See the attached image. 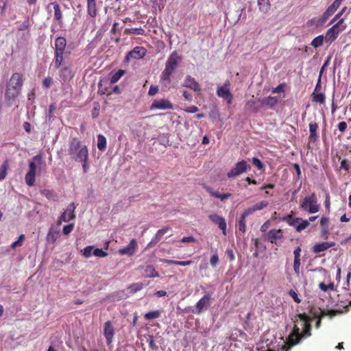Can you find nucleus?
I'll return each mask as SVG.
<instances>
[{
  "mask_svg": "<svg viewBox=\"0 0 351 351\" xmlns=\"http://www.w3.org/2000/svg\"><path fill=\"white\" fill-rule=\"evenodd\" d=\"M114 333V328L112 326L111 322L107 321L105 322L104 328V335L106 339L107 345L110 346L112 343Z\"/></svg>",
  "mask_w": 351,
  "mask_h": 351,
  "instance_id": "obj_13",
  "label": "nucleus"
},
{
  "mask_svg": "<svg viewBox=\"0 0 351 351\" xmlns=\"http://www.w3.org/2000/svg\"><path fill=\"white\" fill-rule=\"evenodd\" d=\"M245 108L247 110L252 112H257L259 110V108L256 106L254 100H250L246 103Z\"/></svg>",
  "mask_w": 351,
  "mask_h": 351,
  "instance_id": "obj_40",
  "label": "nucleus"
},
{
  "mask_svg": "<svg viewBox=\"0 0 351 351\" xmlns=\"http://www.w3.org/2000/svg\"><path fill=\"white\" fill-rule=\"evenodd\" d=\"M310 315H311V317H313V318H317V319H319V317H324L326 315H335V311H328L327 313L325 312L324 311H322L321 308H315V307H313L311 308L310 310Z\"/></svg>",
  "mask_w": 351,
  "mask_h": 351,
  "instance_id": "obj_18",
  "label": "nucleus"
},
{
  "mask_svg": "<svg viewBox=\"0 0 351 351\" xmlns=\"http://www.w3.org/2000/svg\"><path fill=\"white\" fill-rule=\"evenodd\" d=\"M334 287L335 286L333 282H330L328 285H326L324 282H320L319 284V288L324 292H327L329 290L333 291Z\"/></svg>",
  "mask_w": 351,
  "mask_h": 351,
  "instance_id": "obj_46",
  "label": "nucleus"
},
{
  "mask_svg": "<svg viewBox=\"0 0 351 351\" xmlns=\"http://www.w3.org/2000/svg\"><path fill=\"white\" fill-rule=\"evenodd\" d=\"M337 36L338 32H335L334 27H330L326 32L325 39L326 42L332 43L337 38Z\"/></svg>",
  "mask_w": 351,
  "mask_h": 351,
  "instance_id": "obj_32",
  "label": "nucleus"
},
{
  "mask_svg": "<svg viewBox=\"0 0 351 351\" xmlns=\"http://www.w3.org/2000/svg\"><path fill=\"white\" fill-rule=\"evenodd\" d=\"M176 70V51H173L168 58L165 69L160 75V82L167 85L169 83L170 75Z\"/></svg>",
  "mask_w": 351,
  "mask_h": 351,
  "instance_id": "obj_4",
  "label": "nucleus"
},
{
  "mask_svg": "<svg viewBox=\"0 0 351 351\" xmlns=\"http://www.w3.org/2000/svg\"><path fill=\"white\" fill-rule=\"evenodd\" d=\"M160 316L159 311H149L145 315V318L148 320L154 319Z\"/></svg>",
  "mask_w": 351,
  "mask_h": 351,
  "instance_id": "obj_48",
  "label": "nucleus"
},
{
  "mask_svg": "<svg viewBox=\"0 0 351 351\" xmlns=\"http://www.w3.org/2000/svg\"><path fill=\"white\" fill-rule=\"evenodd\" d=\"M282 221H286L289 226H293L296 230L297 225L301 221V218H295L292 215H287L283 217Z\"/></svg>",
  "mask_w": 351,
  "mask_h": 351,
  "instance_id": "obj_33",
  "label": "nucleus"
},
{
  "mask_svg": "<svg viewBox=\"0 0 351 351\" xmlns=\"http://www.w3.org/2000/svg\"><path fill=\"white\" fill-rule=\"evenodd\" d=\"M53 83V80L50 77H45L43 81V86L46 88H49Z\"/></svg>",
  "mask_w": 351,
  "mask_h": 351,
  "instance_id": "obj_54",
  "label": "nucleus"
},
{
  "mask_svg": "<svg viewBox=\"0 0 351 351\" xmlns=\"http://www.w3.org/2000/svg\"><path fill=\"white\" fill-rule=\"evenodd\" d=\"M9 167V164L8 160H5L3 164L1 165L0 168V181L5 179L7 175V171Z\"/></svg>",
  "mask_w": 351,
  "mask_h": 351,
  "instance_id": "obj_39",
  "label": "nucleus"
},
{
  "mask_svg": "<svg viewBox=\"0 0 351 351\" xmlns=\"http://www.w3.org/2000/svg\"><path fill=\"white\" fill-rule=\"evenodd\" d=\"M297 317L302 322V332H300L299 327L296 325L294 326L291 332L287 338L285 344L282 347V350L284 351H289L291 347L299 343L302 339L311 336L312 318L306 313L298 314Z\"/></svg>",
  "mask_w": 351,
  "mask_h": 351,
  "instance_id": "obj_1",
  "label": "nucleus"
},
{
  "mask_svg": "<svg viewBox=\"0 0 351 351\" xmlns=\"http://www.w3.org/2000/svg\"><path fill=\"white\" fill-rule=\"evenodd\" d=\"M29 27V20L28 19H26L25 20L22 24L20 25L19 29L20 31H24V30H26L27 29H28V27Z\"/></svg>",
  "mask_w": 351,
  "mask_h": 351,
  "instance_id": "obj_63",
  "label": "nucleus"
},
{
  "mask_svg": "<svg viewBox=\"0 0 351 351\" xmlns=\"http://www.w3.org/2000/svg\"><path fill=\"white\" fill-rule=\"evenodd\" d=\"M56 109V106L54 104H51L49 106L48 114L46 116V121H51L52 114Z\"/></svg>",
  "mask_w": 351,
  "mask_h": 351,
  "instance_id": "obj_50",
  "label": "nucleus"
},
{
  "mask_svg": "<svg viewBox=\"0 0 351 351\" xmlns=\"http://www.w3.org/2000/svg\"><path fill=\"white\" fill-rule=\"evenodd\" d=\"M340 168L343 169L346 171H350L349 162L346 159H343L341 160Z\"/></svg>",
  "mask_w": 351,
  "mask_h": 351,
  "instance_id": "obj_61",
  "label": "nucleus"
},
{
  "mask_svg": "<svg viewBox=\"0 0 351 351\" xmlns=\"http://www.w3.org/2000/svg\"><path fill=\"white\" fill-rule=\"evenodd\" d=\"M250 169V165L245 160H242L235 164L234 167L228 172L227 176L229 178H235Z\"/></svg>",
  "mask_w": 351,
  "mask_h": 351,
  "instance_id": "obj_7",
  "label": "nucleus"
},
{
  "mask_svg": "<svg viewBox=\"0 0 351 351\" xmlns=\"http://www.w3.org/2000/svg\"><path fill=\"white\" fill-rule=\"evenodd\" d=\"M70 220H72V219H70L69 217L66 214V213H62L60 217H59L58 223L60 224L62 221L67 222Z\"/></svg>",
  "mask_w": 351,
  "mask_h": 351,
  "instance_id": "obj_59",
  "label": "nucleus"
},
{
  "mask_svg": "<svg viewBox=\"0 0 351 351\" xmlns=\"http://www.w3.org/2000/svg\"><path fill=\"white\" fill-rule=\"evenodd\" d=\"M51 5H53L54 9V20L58 21L60 25H62L63 24V15L60 5L56 1L51 3Z\"/></svg>",
  "mask_w": 351,
  "mask_h": 351,
  "instance_id": "obj_24",
  "label": "nucleus"
},
{
  "mask_svg": "<svg viewBox=\"0 0 351 351\" xmlns=\"http://www.w3.org/2000/svg\"><path fill=\"white\" fill-rule=\"evenodd\" d=\"M289 294L293 298L294 302H295L298 304L301 302V300L299 298L297 293L294 290H290Z\"/></svg>",
  "mask_w": 351,
  "mask_h": 351,
  "instance_id": "obj_53",
  "label": "nucleus"
},
{
  "mask_svg": "<svg viewBox=\"0 0 351 351\" xmlns=\"http://www.w3.org/2000/svg\"><path fill=\"white\" fill-rule=\"evenodd\" d=\"M343 0H335L334 2L327 8L322 16L318 19V25L324 23L328 18L332 16L340 6Z\"/></svg>",
  "mask_w": 351,
  "mask_h": 351,
  "instance_id": "obj_8",
  "label": "nucleus"
},
{
  "mask_svg": "<svg viewBox=\"0 0 351 351\" xmlns=\"http://www.w3.org/2000/svg\"><path fill=\"white\" fill-rule=\"evenodd\" d=\"M55 51H65L66 46V40L64 37L58 36L55 40Z\"/></svg>",
  "mask_w": 351,
  "mask_h": 351,
  "instance_id": "obj_26",
  "label": "nucleus"
},
{
  "mask_svg": "<svg viewBox=\"0 0 351 351\" xmlns=\"http://www.w3.org/2000/svg\"><path fill=\"white\" fill-rule=\"evenodd\" d=\"M82 147H83V145L81 144V142L77 138H73L70 141L69 147L68 149L69 154L70 156L74 155Z\"/></svg>",
  "mask_w": 351,
  "mask_h": 351,
  "instance_id": "obj_25",
  "label": "nucleus"
},
{
  "mask_svg": "<svg viewBox=\"0 0 351 351\" xmlns=\"http://www.w3.org/2000/svg\"><path fill=\"white\" fill-rule=\"evenodd\" d=\"M283 238L284 234L281 229H272L267 233L265 240L278 245V241Z\"/></svg>",
  "mask_w": 351,
  "mask_h": 351,
  "instance_id": "obj_9",
  "label": "nucleus"
},
{
  "mask_svg": "<svg viewBox=\"0 0 351 351\" xmlns=\"http://www.w3.org/2000/svg\"><path fill=\"white\" fill-rule=\"evenodd\" d=\"M67 52L55 51L54 64L56 69H59L61 66L64 60V55Z\"/></svg>",
  "mask_w": 351,
  "mask_h": 351,
  "instance_id": "obj_31",
  "label": "nucleus"
},
{
  "mask_svg": "<svg viewBox=\"0 0 351 351\" xmlns=\"http://www.w3.org/2000/svg\"><path fill=\"white\" fill-rule=\"evenodd\" d=\"M249 215H250L245 210L241 215L237 224L240 235H243L246 232V217Z\"/></svg>",
  "mask_w": 351,
  "mask_h": 351,
  "instance_id": "obj_20",
  "label": "nucleus"
},
{
  "mask_svg": "<svg viewBox=\"0 0 351 351\" xmlns=\"http://www.w3.org/2000/svg\"><path fill=\"white\" fill-rule=\"evenodd\" d=\"M147 284L143 282L133 283L128 287V289L130 291V293H135L137 291H141Z\"/></svg>",
  "mask_w": 351,
  "mask_h": 351,
  "instance_id": "obj_34",
  "label": "nucleus"
},
{
  "mask_svg": "<svg viewBox=\"0 0 351 351\" xmlns=\"http://www.w3.org/2000/svg\"><path fill=\"white\" fill-rule=\"evenodd\" d=\"M309 224H310V223L308 220H303L301 218V221H300V222H298V224L297 225L295 230L297 232H301L302 230L306 229L309 226Z\"/></svg>",
  "mask_w": 351,
  "mask_h": 351,
  "instance_id": "obj_45",
  "label": "nucleus"
},
{
  "mask_svg": "<svg viewBox=\"0 0 351 351\" xmlns=\"http://www.w3.org/2000/svg\"><path fill=\"white\" fill-rule=\"evenodd\" d=\"M173 104L168 99H155L152 103L150 106L151 110L159 109V110H167L172 109Z\"/></svg>",
  "mask_w": 351,
  "mask_h": 351,
  "instance_id": "obj_11",
  "label": "nucleus"
},
{
  "mask_svg": "<svg viewBox=\"0 0 351 351\" xmlns=\"http://www.w3.org/2000/svg\"><path fill=\"white\" fill-rule=\"evenodd\" d=\"M125 73V71L122 69L118 70L115 73H114L110 77V83L114 84L119 80V79Z\"/></svg>",
  "mask_w": 351,
  "mask_h": 351,
  "instance_id": "obj_41",
  "label": "nucleus"
},
{
  "mask_svg": "<svg viewBox=\"0 0 351 351\" xmlns=\"http://www.w3.org/2000/svg\"><path fill=\"white\" fill-rule=\"evenodd\" d=\"M206 191L212 196L216 198L220 199L221 201H224L232 196V194L230 193H221L217 191H214L212 188L209 186L205 187Z\"/></svg>",
  "mask_w": 351,
  "mask_h": 351,
  "instance_id": "obj_23",
  "label": "nucleus"
},
{
  "mask_svg": "<svg viewBox=\"0 0 351 351\" xmlns=\"http://www.w3.org/2000/svg\"><path fill=\"white\" fill-rule=\"evenodd\" d=\"M125 33L131 34H136V35H143L145 33V30L140 27V28H130L126 29L125 30Z\"/></svg>",
  "mask_w": 351,
  "mask_h": 351,
  "instance_id": "obj_47",
  "label": "nucleus"
},
{
  "mask_svg": "<svg viewBox=\"0 0 351 351\" xmlns=\"http://www.w3.org/2000/svg\"><path fill=\"white\" fill-rule=\"evenodd\" d=\"M324 37L323 35H319L315 37L311 42V45L314 48H318L323 45Z\"/></svg>",
  "mask_w": 351,
  "mask_h": 351,
  "instance_id": "obj_44",
  "label": "nucleus"
},
{
  "mask_svg": "<svg viewBox=\"0 0 351 351\" xmlns=\"http://www.w3.org/2000/svg\"><path fill=\"white\" fill-rule=\"evenodd\" d=\"M94 250V246L93 245H88L84 248L82 251V255L86 258H89L93 254V252Z\"/></svg>",
  "mask_w": 351,
  "mask_h": 351,
  "instance_id": "obj_49",
  "label": "nucleus"
},
{
  "mask_svg": "<svg viewBox=\"0 0 351 351\" xmlns=\"http://www.w3.org/2000/svg\"><path fill=\"white\" fill-rule=\"evenodd\" d=\"M74 228L73 223H70L63 227L62 232L64 234L67 235L72 232Z\"/></svg>",
  "mask_w": 351,
  "mask_h": 351,
  "instance_id": "obj_52",
  "label": "nucleus"
},
{
  "mask_svg": "<svg viewBox=\"0 0 351 351\" xmlns=\"http://www.w3.org/2000/svg\"><path fill=\"white\" fill-rule=\"evenodd\" d=\"M80 162L82 163V169L84 173H87L89 169V165L88 163V159L85 160L80 161Z\"/></svg>",
  "mask_w": 351,
  "mask_h": 351,
  "instance_id": "obj_64",
  "label": "nucleus"
},
{
  "mask_svg": "<svg viewBox=\"0 0 351 351\" xmlns=\"http://www.w3.org/2000/svg\"><path fill=\"white\" fill-rule=\"evenodd\" d=\"M252 163L254 166H256L258 169H263L264 167L263 164L258 158H253Z\"/></svg>",
  "mask_w": 351,
  "mask_h": 351,
  "instance_id": "obj_55",
  "label": "nucleus"
},
{
  "mask_svg": "<svg viewBox=\"0 0 351 351\" xmlns=\"http://www.w3.org/2000/svg\"><path fill=\"white\" fill-rule=\"evenodd\" d=\"M259 10L266 13L270 9V3L269 0H258Z\"/></svg>",
  "mask_w": 351,
  "mask_h": 351,
  "instance_id": "obj_35",
  "label": "nucleus"
},
{
  "mask_svg": "<svg viewBox=\"0 0 351 351\" xmlns=\"http://www.w3.org/2000/svg\"><path fill=\"white\" fill-rule=\"evenodd\" d=\"M169 230V227H165L164 228L160 229L158 230L155 237L152 239V241L147 244V247H152L157 244L158 242L160 241L162 237L166 234Z\"/></svg>",
  "mask_w": 351,
  "mask_h": 351,
  "instance_id": "obj_21",
  "label": "nucleus"
},
{
  "mask_svg": "<svg viewBox=\"0 0 351 351\" xmlns=\"http://www.w3.org/2000/svg\"><path fill=\"white\" fill-rule=\"evenodd\" d=\"M145 53L146 50L144 47H136L127 53L125 60L129 62L131 58L136 60L143 58L145 56Z\"/></svg>",
  "mask_w": 351,
  "mask_h": 351,
  "instance_id": "obj_10",
  "label": "nucleus"
},
{
  "mask_svg": "<svg viewBox=\"0 0 351 351\" xmlns=\"http://www.w3.org/2000/svg\"><path fill=\"white\" fill-rule=\"evenodd\" d=\"M212 304V295L206 293L196 303L191 311L193 314L200 315L206 311Z\"/></svg>",
  "mask_w": 351,
  "mask_h": 351,
  "instance_id": "obj_6",
  "label": "nucleus"
},
{
  "mask_svg": "<svg viewBox=\"0 0 351 351\" xmlns=\"http://www.w3.org/2000/svg\"><path fill=\"white\" fill-rule=\"evenodd\" d=\"M229 82L225 84L224 86H220L217 88V94L219 97L225 99L227 102L230 104L232 101V95L228 88Z\"/></svg>",
  "mask_w": 351,
  "mask_h": 351,
  "instance_id": "obj_14",
  "label": "nucleus"
},
{
  "mask_svg": "<svg viewBox=\"0 0 351 351\" xmlns=\"http://www.w3.org/2000/svg\"><path fill=\"white\" fill-rule=\"evenodd\" d=\"M300 208L309 213H315L319 211L320 206L317 204L315 193H313L311 195L305 197L303 199L300 204Z\"/></svg>",
  "mask_w": 351,
  "mask_h": 351,
  "instance_id": "obj_5",
  "label": "nucleus"
},
{
  "mask_svg": "<svg viewBox=\"0 0 351 351\" xmlns=\"http://www.w3.org/2000/svg\"><path fill=\"white\" fill-rule=\"evenodd\" d=\"M300 261H293V271L294 273L298 276L300 274Z\"/></svg>",
  "mask_w": 351,
  "mask_h": 351,
  "instance_id": "obj_58",
  "label": "nucleus"
},
{
  "mask_svg": "<svg viewBox=\"0 0 351 351\" xmlns=\"http://www.w3.org/2000/svg\"><path fill=\"white\" fill-rule=\"evenodd\" d=\"M145 337L146 339L147 342L149 344V348L152 349V350L158 351V346L155 343L154 335H147L145 336Z\"/></svg>",
  "mask_w": 351,
  "mask_h": 351,
  "instance_id": "obj_38",
  "label": "nucleus"
},
{
  "mask_svg": "<svg viewBox=\"0 0 351 351\" xmlns=\"http://www.w3.org/2000/svg\"><path fill=\"white\" fill-rule=\"evenodd\" d=\"M58 232L51 228L47 234V239L49 242L53 243L58 239Z\"/></svg>",
  "mask_w": 351,
  "mask_h": 351,
  "instance_id": "obj_42",
  "label": "nucleus"
},
{
  "mask_svg": "<svg viewBox=\"0 0 351 351\" xmlns=\"http://www.w3.org/2000/svg\"><path fill=\"white\" fill-rule=\"evenodd\" d=\"M302 249L300 246H298L293 251V255H294V261H301L300 260V253H301Z\"/></svg>",
  "mask_w": 351,
  "mask_h": 351,
  "instance_id": "obj_57",
  "label": "nucleus"
},
{
  "mask_svg": "<svg viewBox=\"0 0 351 351\" xmlns=\"http://www.w3.org/2000/svg\"><path fill=\"white\" fill-rule=\"evenodd\" d=\"M312 100L314 102L324 104L325 102V95L322 93H312Z\"/></svg>",
  "mask_w": 351,
  "mask_h": 351,
  "instance_id": "obj_37",
  "label": "nucleus"
},
{
  "mask_svg": "<svg viewBox=\"0 0 351 351\" xmlns=\"http://www.w3.org/2000/svg\"><path fill=\"white\" fill-rule=\"evenodd\" d=\"M268 205H269V202L267 201L263 200V201H261V202L254 204V206H252L251 207L247 208L245 210L249 215H251L257 210H261L264 209L265 208L267 207Z\"/></svg>",
  "mask_w": 351,
  "mask_h": 351,
  "instance_id": "obj_28",
  "label": "nucleus"
},
{
  "mask_svg": "<svg viewBox=\"0 0 351 351\" xmlns=\"http://www.w3.org/2000/svg\"><path fill=\"white\" fill-rule=\"evenodd\" d=\"M209 219L215 224L217 225L219 228L222 230L224 235H226L227 224L226 219L217 214H211L208 215Z\"/></svg>",
  "mask_w": 351,
  "mask_h": 351,
  "instance_id": "obj_12",
  "label": "nucleus"
},
{
  "mask_svg": "<svg viewBox=\"0 0 351 351\" xmlns=\"http://www.w3.org/2000/svg\"><path fill=\"white\" fill-rule=\"evenodd\" d=\"M183 85L185 87L193 90L194 91H199L201 90L199 83L190 75L186 76Z\"/></svg>",
  "mask_w": 351,
  "mask_h": 351,
  "instance_id": "obj_19",
  "label": "nucleus"
},
{
  "mask_svg": "<svg viewBox=\"0 0 351 351\" xmlns=\"http://www.w3.org/2000/svg\"><path fill=\"white\" fill-rule=\"evenodd\" d=\"M335 245V243L332 241H324L322 243H317L313 246L312 252L315 254H318L328 250L330 247H332Z\"/></svg>",
  "mask_w": 351,
  "mask_h": 351,
  "instance_id": "obj_15",
  "label": "nucleus"
},
{
  "mask_svg": "<svg viewBox=\"0 0 351 351\" xmlns=\"http://www.w3.org/2000/svg\"><path fill=\"white\" fill-rule=\"evenodd\" d=\"M75 209V206L73 202L71 203L66 210L64 211V213H66V214L69 217L70 219H75V215L74 213Z\"/></svg>",
  "mask_w": 351,
  "mask_h": 351,
  "instance_id": "obj_43",
  "label": "nucleus"
},
{
  "mask_svg": "<svg viewBox=\"0 0 351 351\" xmlns=\"http://www.w3.org/2000/svg\"><path fill=\"white\" fill-rule=\"evenodd\" d=\"M318 129V124L316 122H312L309 124V138L313 141H316L318 138L317 133Z\"/></svg>",
  "mask_w": 351,
  "mask_h": 351,
  "instance_id": "obj_30",
  "label": "nucleus"
},
{
  "mask_svg": "<svg viewBox=\"0 0 351 351\" xmlns=\"http://www.w3.org/2000/svg\"><path fill=\"white\" fill-rule=\"evenodd\" d=\"M348 128V124L346 121H341L338 123L337 128L341 132H344Z\"/></svg>",
  "mask_w": 351,
  "mask_h": 351,
  "instance_id": "obj_60",
  "label": "nucleus"
},
{
  "mask_svg": "<svg viewBox=\"0 0 351 351\" xmlns=\"http://www.w3.org/2000/svg\"><path fill=\"white\" fill-rule=\"evenodd\" d=\"M59 76L61 80L64 82H69L73 77L72 70L69 66H64L60 69L59 71Z\"/></svg>",
  "mask_w": 351,
  "mask_h": 351,
  "instance_id": "obj_16",
  "label": "nucleus"
},
{
  "mask_svg": "<svg viewBox=\"0 0 351 351\" xmlns=\"http://www.w3.org/2000/svg\"><path fill=\"white\" fill-rule=\"evenodd\" d=\"M259 101L261 102L262 106H267L269 108H274L276 104L278 103V99L276 97L269 96L263 99H259Z\"/></svg>",
  "mask_w": 351,
  "mask_h": 351,
  "instance_id": "obj_29",
  "label": "nucleus"
},
{
  "mask_svg": "<svg viewBox=\"0 0 351 351\" xmlns=\"http://www.w3.org/2000/svg\"><path fill=\"white\" fill-rule=\"evenodd\" d=\"M23 84V75L19 73H14L6 84L5 99L8 106H12L16 99L21 93Z\"/></svg>",
  "mask_w": 351,
  "mask_h": 351,
  "instance_id": "obj_2",
  "label": "nucleus"
},
{
  "mask_svg": "<svg viewBox=\"0 0 351 351\" xmlns=\"http://www.w3.org/2000/svg\"><path fill=\"white\" fill-rule=\"evenodd\" d=\"M93 254L98 257H106L108 256V253L104 252L102 249L95 247L93 252Z\"/></svg>",
  "mask_w": 351,
  "mask_h": 351,
  "instance_id": "obj_51",
  "label": "nucleus"
},
{
  "mask_svg": "<svg viewBox=\"0 0 351 351\" xmlns=\"http://www.w3.org/2000/svg\"><path fill=\"white\" fill-rule=\"evenodd\" d=\"M45 166L46 163L42 154L36 155L29 161V171L25 176V182L28 186L34 185L37 169L40 172L42 167H45Z\"/></svg>",
  "mask_w": 351,
  "mask_h": 351,
  "instance_id": "obj_3",
  "label": "nucleus"
},
{
  "mask_svg": "<svg viewBox=\"0 0 351 351\" xmlns=\"http://www.w3.org/2000/svg\"><path fill=\"white\" fill-rule=\"evenodd\" d=\"M97 147L101 152H104L106 148V138L102 134L97 136Z\"/></svg>",
  "mask_w": 351,
  "mask_h": 351,
  "instance_id": "obj_36",
  "label": "nucleus"
},
{
  "mask_svg": "<svg viewBox=\"0 0 351 351\" xmlns=\"http://www.w3.org/2000/svg\"><path fill=\"white\" fill-rule=\"evenodd\" d=\"M158 92V87L157 86L152 85L149 87L148 94L150 96L155 95Z\"/></svg>",
  "mask_w": 351,
  "mask_h": 351,
  "instance_id": "obj_62",
  "label": "nucleus"
},
{
  "mask_svg": "<svg viewBox=\"0 0 351 351\" xmlns=\"http://www.w3.org/2000/svg\"><path fill=\"white\" fill-rule=\"evenodd\" d=\"M137 246L136 242L134 239H132L130 243L119 250V253L121 255H132L134 253V250Z\"/></svg>",
  "mask_w": 351,
  "mask_h": 351,
  "instance_id": "obj_22",
  "label": "nucleus"
},
{
  "mask_svg": "<svg viewBox=\"0 0 351 351\" xmlns=\"http://www.w3.org/2000/svg\"><path fill=\"white\" fill-rule=\"evenodd\" d=\"M87 14L92 18H95L97 13L96 0H86Z\"/></svg>",
  "mask_w": 351,
  "mask_h": 351,
  "instance_id": "obj_27",
  "label": "nucleus"
},
{
  "mask_svg": "<svg viewBox=\"0 0 351 351\" xmlns=\"http://www.w3.org/2000/svg\"><path fill=\"white\" fill-rule=\"evenodd\" d=\"M88 150L86 145H83L80 149L76 152L74 155L71 156V158L77 162H80L88 159Z\"/></svg>",
  "mask_w": 351,
  "mask_h": 351,
  "instance_id": "obj_17",
  "label": "nucleus"
},
{
  "mask_svg": "<svg viewBox=\"0 0 351 351\" xmlns=\"http://www.w3.org/2000/svg\"><path fill=\"white\" fill-rule=\"evenodd\" d=\"M219 262V256L217 255V253H215V254H213L211 257H210V265L215 267L217 264Z\"/></svg>",
  "mask_w": 351,
  "mask_h": 351,
  "instance_id": "obj_56",
  "label": "nucleus"
}]
</instances>
